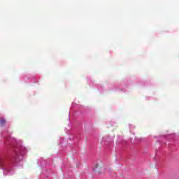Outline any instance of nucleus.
<instances>
[{"mask_svg":"<svg viewBox=\"0 0 179 179\" xmlns=\"http://www.w3.org/2000/svg\"><path fill=\"white\" fill-rule=\"evenodd\" d=\"M0 167H1V164H0Z\"/></svg>","mask_w":179,"mask_h":179,"instance_id":"obj_3","label":"nucleus"},{"mask_svg":"<svg viewBox=\"0 0 179 179\" xmlns=\"http://www.w3.org/2000/svg\"><path fill=\"white\" fill-rule=\"evenodd\" d=\"M96 169H101L103 167V163L99 162V163H96L95 165Z\"/></svg>","mask_w":179,"mask_h":179,"instance_id":"obj_1","label":"nucleus"},{"mask_svg":"<svg viewBox=\"0 0 179 179\" xmlns=\"http://www.w3.org/2000/svg\"><path fill=\"white\" fill-rule=\"evenodd\" d=\"M5 124H6V120H5L4 119H0V125L1 127H3Z\"/></svg>","mask_w":179,"mask_h":179,"instance_id":"obj_2","label":"nucleus"}]
</instances>
